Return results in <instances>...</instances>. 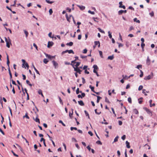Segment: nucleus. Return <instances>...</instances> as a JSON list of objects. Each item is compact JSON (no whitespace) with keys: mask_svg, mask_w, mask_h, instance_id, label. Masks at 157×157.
Returning <instances> with one entry per match:
<instances>
[{"mask_svg":"<svg viewBox=\"0 0 157 157\" xmlns=\"http://www.w3.org/2000/svg\"><path fill=\"white\" fill-rule=\"evenodd\" d=\"M143 88V86L142 85H140L138 88V90H140L142 89Z\"/></svg>","mask_w":157,"mask_h":157,"instance_id":"obj_46","label":"nucleus"},{"mask_svg":"<svg viewBox=\"0 0 157 157\" xmlns=\"http://www.w3.org/2000/svg\"><path fill=\"white\" fill-rule=\"evenodd\" d=\"M140 77H143V72L141 70H140Z\"/></svg>","mask_w":157,"mask_h":157,"instance_id":"obj_42","label":"nucleus"},{"mask_svg":"<svg viewBox=\"0 0 157 157\" xmlns=\"http://www.w3.org/2000/svg\"><path fill=\"white\" fill-rule=\"evenodd\" d=\"M151 75H148V76L145 77L144 78V79L145 80H149L152 78H153V74L152 72L151 73Z\"/></svg>","mask_w":157,"mask_h":157,"instance_id":"obj_3","label":"nucleus"},{"mask_svg":"<svg viewBox=\"0 0 157 157\" xmlns=\"http://www.w3.org/2000/svg\"><path fill=\"white\" fill-rule=\"evenodd\" d=\"M93 68H94V70H95L96 69H98V67L96 65H94L93 66Z\"/></svg>","mask_w":157,"mask_h":157,"instance_id":"obj_33","label":"nucleus"},{"mask_svg":"<svg viewBox=\"0 0 157 157\" xmlns=\"http://www.w3.org/2000/svg\"><path fill=\"white\" fill-rule=\"evenodd\" d=\"M5 41L6 42V46L8 48H9L10 47V44H12L11 42V40L9 37H8V39H7L6 37H5Z\"/></svg>","mask_w":157,"mask_h":157,"instance_id":"obj_1","label":"nucleus"},{"mask_svg":"<svg viewBox=\"0 0 157 157\" xmlns=\"http://www.w3.org/2000/svg\"><path fill=\"white\" fill-rule=\"evenodd\" d=\"M45 1L47 3H49V4H52L54 2L53 1H51L49 0H46Z\"/></svg>","mask_w":157,"mask_h":157,"instance_id":"obj_27","label":"nucleus"},{"mask_svg":"<svg viewBox=\"0 0 157 157\" xmlns=\"http://www.w3.org/2000/svg\"><path fill=\"white\" fill-rule=\"evenodd\" d=\"M93 72L94 73H95L96 74V75L97 76H99V74H98V72H97V71H96V70H93Z\"/></svg>","mask_w":157,"mask_h":157,"instance_id":"obj_51","label":"nucleus"},{"mask_svg":"<svg viewBox=\"0 0 157 157\" xmlns=\"http://www.w3.org/2000/svg\"><path fill=\"white\" fill-rule=\"evenodd\" d=\"M52 34V33L51 32L49 33L48 34V36L50 38H53V36H51Z\"/></svg>","mask_w":157,"mask_h":157,"instance_id":"obj_54","label":"nucleus"},{"mask_svg":"<svg viewBox=\"0 0 157 157\" xmlns=\"http://www.w3.org/2000/svg\"><path fill=\"white\" fill-rule=\"evenodd\" d=\"M26 117L27 119H29V117L28 116L27 113H26L25 115L23 116V118Z\"/></svg>","mask_w":157,"mask_h":157,"instance_id":"obj_38","label":"nucleus"},{"mask_svg":"<svg viewBox=\"0 0 157 157\" xmlns=\"http://www.w3.org/2000/svg\"><path fill=\"white\" fill-rule=\"evenodd\" d=\"M96 96L97 98V103H99V101L100 100L101 98L99 96Z\"/></svg>","mask_w":157,"mask_h":157,"instance_id":"obj_21","label":"nucleus"},{"mask_svg":"<svg viewBox=\"0 0 157 157\" xmlns=\"http://www.w3.org/2000/svg\"><path fill=\"white\" fill-rule=\"evenodd\" d=\"M105 101L109 103H110V102L109 100L106 97L105 98Z\"/></svg>","mask_w":157,"mask_h":157,"instance_id":"obj_58","label":"nucleus"},{"mask_svg":"<svg viewBox=\"0 0 157 157\" xmlns=\"http://www.w3.org/2000/svg\"><path fill=\"white\" fill-rule=\"evenodd\" d=\"M152 102V100H150L149 101V103H150V107H152L153 106H155V103H153V104H151Z\"/></svg>","mask_w":157,"mask_h":157,"instance_id":"obj_15","label":"nucleus"},{"mask_svg":"<svg viewBox=\"0 0 157 157\" xmlns=\"http://www.w3.org/2000/svg\"><path fill=\"white\" fill-rule=\"evenodd\" d=\"M144 109L148 114H149L151 116L152 115V113L146 107H145L144 108Z\"/></svg>","mask_w":157,"mask_h":157,"instance_id":"obj_4","label":"nucleus"},{"mask_svg":"<svg viewBox=\"0 0 157 157\" xmlns=\"http://www.w3.org/2000/svg\"><path fill=\"white\" fill-rule=\"evenodd\" d=\"M5 29L6 30V31H10V33H12V31L10 29H8L7 28L5 27Z\"/></svg>","mask_w":157,"mask_h":157,"instance_id":"obj_56","label":"nucleus"},{"mask_svg":"<svg viewBox=\"0 0 157 157\" xmlns=\"http://www.w3.org/2000/svg\"><path fill=\"white\" fill-rule=\"evenodd\" d=\"M97 109H95L94 111H95V113L98 115L100 114L101 113V112H97Z\"/></svg>","mask_w":157,"mask_h":157,"instance_id":"obj_36","label":"nucleus"},{"mask_svg":"<svg viewBox=\"0 0 157 157\" xmlns=\"http://www.w3.org/2000/svg\"><path fill=\"white\" fill-rule=\"evenodd\" d=\"M46 56L48 59H51L55 58V56H51L48 54H45Z\"/></svg>","mask_w":157,"mask_h":157,"instance_id":"obj_8","label":"nucleus"},{"mask_svg":"<svg viewBox=\"0 0 157 157\" xmlns=\"http://www.w3.org/2000/svg\"><path fill=\"white\" fill-rule=\"evenodd\" d=\"M133 111L134 112V113L136 114H137L139 113L138 111L136 109H134L133 110Z\"/></svg>","mask_w":157,"mask_h":157,"instance_id":"obj_24","label":"nucleus"},{"mask_svg":"<svg viewBox=\"0 0 157 157\" xmlns=\"http://www.w3.org/2000/svg\"><path fill=\"white\" fill-rule=\"evenodd\" d=\"M76 93L77 94H78L79 93V88H77V89L76 90Z\"/></svg>","mask_w":157,"mask_h":157,"instance_id":"obj_64","label":"nucleus"},{"mask_svg":"<svg viewBox=\"0 0 157 157\" xmlns=\"http://www.w3.org/2000/svg\"><path fill=\"white\" fill-rule=\"evenodd\" d=\"M54 43L52 41H48L47 45V47L48 48H50L51 46H52Z\"/></svg>","mask_w":157,"mask_h":157,"instance_id":"obj_6","label":"nucleus"},{"mask_svg":"<svg viewBox=\"0 0 157 157\" xmlns=\"http://www.w3.org/2000/svg\"><path fill=\"white\" fill-rule=\"evenodd\" d=\"M70 129L71 131H72L73 129H75V130H77V128L76 127H71Z\"/></svg>","mask_w":157,"mask_h":157,"instance_id":"obj_49","label":"nucleus"},{"mask_svg":"<svg viewBox=\"0 0 157 157\" xmlns=\"http://www.w3.org/2000/svg\"><path fill=\"white\" fill-rule=\"evenodd\" d=\"M16 145L18 147L19 149L22 152H23V150L22 148L20 145H19L18 144H16Z\"/></svg>","mask_w":157,"mask_h":157,"instance_id":"obj_16","label":"nucleus"},{"mask_svg":"<svg viewBox=\"0 0 157 157\" xmlns=\"http://www.w3.org/2000/svg\"><path fill=\"white\" fill-rule=\"evenodd\" d=\"M82 82L83 84H84L85 83V80L84 78L83 77H82Z\"/></svg>","mask_w":157,"mask_h":157,"instance_id":"obj_57","label":"nucleus"},{"mask_svg":"<svg viewBox=\"0 0 157 157\" xmlns=\"http://www.w3.org/2000/svg\"><path fill=\"white\" fill-rule=\"evenodd\" d=\"M75 63H76V64L75 65V67H78L80 64V62H76Z\"/></svg>","mask_w":157,"mask_h":157,"instance_id":"obj_26","label":"nucleus"},{"mask_svg":"<svg viewBox=\"0 0 157 157\" xmlns=\"http://www.w3.org/2000/svg\"><path fill=\"white\" fill-rule=\"evenodd\" d=\"M49 12L50 15H52L53 13V11H52V9H50L49 10Z\"/></svg>","mask_w":157,"mask_h":157,"instance_id":"obj_40","label":"nucleus"},{"mask_svg":"<svg viewBox=\"0 0 157 157\" xmlns=\"http://www.w3.org/2000/svg\"><path fill=\"white\" fill-rule=\"evenodd\" d=\"M59 122L60 123L62 124V125L64 126H65L66 125L61 120H59Z\"/></svg>","mask_w":157,"mask_h":157,"instance_id":"obj_37","label":"nucleus"},{"mask_svg":"<svg viewBox=\"0 0 157 157\" xmlns=\"http://www.w3.org/2000/svg\"><path fill=\"white\" fill-rule=\"evenodd\" d=\"M149 15L151 16V17H153L154 16V13L153 11H152L151 13H149Z\"/></svg>","mask_w":157,"mask_h":157,"instance_id":"obj_39","label":"nucleus"},{"mask_svg":"<svg viewBox=\"0 0 157 157\" xmlns=\"http://www.w3.org/2000/svg\"><path fill=\"white\" fill-rule=\"evenodd\" d=\"M94 44L95 45H98V48H99L100 46V42L99 41H95L94 42Z\"/></svg>","mask_w":157,"mask_h":157,"instance_id":"obj_13","label":"nucleus"},{"mask_svg":"<svg viewBox=\"0 0 157 157\" xmlns=\"http://www.w3.org/2000/svg\"><path fill=\"white\" fill-rule=\"evenodd\" d=\"M34 69L35 70L36 72L38 74L40 75L39 72L36 69L35 67H34Z\"/></svg>","mask_w":157,"mask_h":157,"instance_id":"obj_52","label":"nucleus"},{"mask_svg":"<svg viewBox=\"0 0 157 157\" xmlns=\"http://www.w3.org/2000/svg\"><path fill=\"white\" fill-rule=\"evenodd\" d=\"M73 112H72L71 113L70 112H69V117L71 118V117H72V116L73 115Z\"/></svg>","mask_w":157,"mask_h":157,"instance_id":"obj_53","label":"nucleus"},{"mask_svg":"<svg viewBox=\"0 0 157 157\" xmlns=\"http://www.w3.org/2000/svg\"><path fill=\"white\" fill-rule=\"evenodd\" d=\"M34 120L36 121V122H38L39 124H40V120L39 118H37V117H36L35 119Z\"/></svg>","mask_w":157,"mask_h":157,"instance_id":"obj_31","label":"nucleus"},{"mask_svg":"<svg viewBox=\"0 0 157 157\" xmlns=\"http://www.w3.org/2000/svg\"><path fill=\"white\" fill-rule=\"evenodd\" d=\"M150 64V60L149 58V57L148 56H147V59L146 60V64L147 65H149Z\"/></svg>","mask_w":157,"mask_h":157,"instance_id":"obj_9","label":"nucleus"},{"mask_svg":"<svg viewBox=\"0 0 157 157\" xmlns=\"http://www.w3.org/2000/svg\"><path fill=\"white\" fill-rule=\"evenodd\" d=\"M122 2H119V7L120 8H122L123 9H125V7L124 5L121 6V5H122Z\"/></svg>","mask_w":157,"mask_h":157,"instance_id":"obj_10","label":"nucleus"},{"mask_svg":"<svg viewBox=\"0 0 157 157\" xmlns=\"http://www.w3.org/2000/svg\"><path fill=\"white\" fill-rule=\"evenodd\" d=\"M6 59H7V64L9 68V67H9L10 61H9V56L7 54V55Z\"/></svg>","mask_w":157,"mask_h":157,"instance_id":"obj_12","label":"nucleus"},{"mask_svg":"<svg viewBox=\"0 0 157 157\" xmlns=\"http://www.w3.org/2000/svg\"><path fill=\"white\" fill-rule=\"evenodd\" d=\"M114 58L113 55H112V56H109L108 57V59L111 60H112L114 59Z\"/></svg>","mask_w":157,"mask_h":157,"instance_id":"obj_18","label":"nucleus"},{"mask_svg":"<svg viewBox=\"0 0 157 157\" xmlns=\"http://www.w3.org/2000/svg\"><path fill=\"white\" fill-rule=\"evenodd\" d=\"M119 138V136H117L114 139V140L113 143L114 142H117L118 141V139Z\"/></svg>","mask_w":157,"mask_h":157,"instance_id":"obj_28","label":"nucleus"},{"mask_svg":"<svg viewBox=\"0 0 157 157\" xmlns=\"http://www.w3.org/2000/svg\"><path fill=\"white\" fill-rule=\"evenodd\" d=\"M126 147L128 148H129L130 147L129 143L127 141H126Z\"/></svg>","mask_w":157,"mask_h":157,"instance_id":"obj_17","label":"nucleus"},{"mask_svg":"<svg viewBox=\"0 0 157 157\" xmlns=\"http://www.w3.org/2000/svg\"><path fill=\"white\" fill-rule=\"evenodd\" d=\"M128 101L130 103H132V99L130 97H129L128 98Z\"/></svg>","mask_w":157,"mask_h":157,"instance_id":"obj_45","label":"nucleus"},{"mask_svg":"<svg viewBox=\"0 0 157 157\" xmlns=\"http://www.w3.org/2000/svg\"><path fill=\"white\" fill-rule=\"evenodd\" d=\"M98 29L100 32L103 33H105V32L103 30H101L100 28H98Z\"/></svg>","mask_w":157,"mask_h":157,"instance_id":"obj_41","label":"nucleus"},{"mask_svg":"<svg viewBox=\"0 0 157 157\" xmlns=\"http://www.w3.org/2000/svg\"><path fill=\"white\" fill-rule=\"evenodd\" d=\"M33 46L35 48L36 50H38L37 46L36 45L35 43H33Z\"/></svg>","mask_w":157,"mask_h":157,"instance_id":"obj_50","label":"nucleus"},{"mask_svg":"<svg viewBox=\"0 0 157 157\" xmlns=\"http://www.w3.org/2000/svg\"><path fill=\"white\" fill-rule=\"evenodd\" d=\"M73 43L72 42H70L69 43H68L66 44L67 45L69 46H72L73 45Z\"/></svg>","mask_w":157,"mask_h":157,"instance_id":"obj_22","label":"nucleus"},{"mask_svg":"<svg viewBox=\"0 0 157 157\" xmlns=\"http://www.w3.org/2000/svg\"><path fill=\"white\" fill-rule=\"evenodd\" d=\"M126 138V136L125 135H123L121 137V139L123 140H124Z\"/></svg>","mask_w":157,"mask_h":157,"instance_id":"obj_60","label":"nucleus"},{"mask_svg":"<svg viewBox=\"0 0 157 157\" xmlns=\"http://www.w3.org/2000/svg\"><path fill=\"white\" fill-rule=\"evenodd\" d=\"M78 7L81 10H83L85 8V6H80L79 5H77Z\"/></svg>","mask_w":157,"mask_h":157,"instance_id":"obj_11","label":"nucleus"},{"mask_svg":"<svg viewBox=\"0 0 157 157\" xmlns=\"http://www.w3.org/2000/svg\"><path fill=\"white\" fill-rule=\"evenodd\" d=\"M99 53L100 55L101 56V58H103V56H102V52L101 51H99Z\"/></svg>","mask_w":157,"mask_h":157,"instance_id":"obj_47","label":"nucleus"},{"mask_svg":"<svg viewBox=\"0 0 157 157\" xmlns=\"http://www.w3.org/2000/svg\"><path fill=\"white\" fill-rule=\"evenodd\" d=\"M142 66L141 65H138L136 67L137 69H139L140 67L141 68H142Z\"/></svg>","mask_w":157,"mask_h":157,"instance_id":"obj_55","label":"nucleus"},{"mask_svg":"<svg viewBox=\"0 0 157 157\" xmlns=\"http://www.w3.org/2000/svg\"><path fill=\"white\" fill-rule=\"evenodd\" d=\"M84 112H85V114L86 116L88 117V118H90V117L89 116V114L88 113V112L86 111L85 110Z\"/></svg>","mask_w":157,"mask_h":157,"instance_id":"obj_32","label":"nucleus"},{"mask_svg":"<svg viewBox=\"0 0 157 157\" xmlns=\"http://www.w3.org/2000/svg\"><path fill=\"white\" fill-rule=\"evenodd\" d=\"M71 65L73 66V67L74 68V71H76L79 74H81V72L82 71L80 70L79 68L78 67H74V65L73 64H71Z\"/></svg>","mask_w":157,"mask_h":157,"instance_id":"obj_2","label":"nucleus"},{"mask_svg":"<svg viewBox=\"0 0 157 157\" xmlns=\"http://www.w3.org/2000/svg\"><path fill=\"white\" fill-rule=\"evenodd\" d=\"M11 152H12V153L13 154V155L15 156H16V157H18V155L17 154H16L13 151V150H12L11 151Z\"/></svg>","mask_w":157,"mask_h":157,"instance_id":"obj_48","label":"nucleus"},{"mask_svg":"<svg viewBox=\"0 0 157 157\" xmlns=\"http://www.w3.org/2000/svg\"><path fill=\"white\" fill-rule=\"evenodd\" d=\"M142 49H143L144 47L145 46V44L144 43H142L141 45Z\"/></svg>","mask_w":157,"mask_h":157,"instance_id":"obj_61","label":"nucleus"},{"mask_svg":"<svg viewBox=\"0 0 157 157\" xmlns=\"http://www.w3.org/2000/svg\"><path fill=\"white\" fill-rule=\"evenodd\" d=\"M96 143L98 144L102 145V143L100 141L98 140L96 142Z\"/></svg>","mask_w":157,"mask_h":157,"instance_id":"obj_44","label":"nucleus"},{"mask_svg":"<svg viewBox=\"0 0 157 157\" xmlns=\"http://www.w3.org/2000/svg\"><path fill=\"white\" fill-rule=\"evenodd\" d=\"M127 12V10H121L118 11V13L119 15H120L121 14L123 13H126Z\"/></svg>","mask_w":157,"mask_h":157,"instance_id":"obj_7","label":"nucleus"},{"mask_svg":"<svg viewBox=\"0 0 157 157\" xmlns=\"http://www.w3.org/2000/svg\"><path fill=\"white\" fill-rule=\"evenodd\" d=\"M22 62H23L22 66L23 67H25V63H26L24 59H22L21 60Z\"/></svg>","mask_w":157,"mask_h":157,"instance_id":"obj_30","label":"nucleus"},{"mask_svg":"<svg viewBox=\"0 0 157 157\" xmlns=\"http://www.w3.org/2000/svg\"><path fill=\"white\" fill-rule=\"evenodd\" d=\"M78 104L81 106H84V104L82 101H78Z\"/></svg>","mask_w":157,"mask_h":157,"instance_id":"obj_14","label":"nucleus"},{"mask_svg":"<svg viewBox=\"0 0 157 157\" xmlns=\"http://www.w3.org/2000/svg\"><path fill=\"white\" fill-rule=\"evenodd\" d=\"M87 51V50L86 48L83 50L82 52L83 53L85 54V53H86Z\"/></svg>","mask_w":157,"mask_h":157,"instance_id":"obj_62","label":"nucleus"},{"mask_svg":"<svg viewBox=\"0 0 157 157\" xmlns=\"http://www.w3.org/2000/svg\"><path fill=\"white\" fill-rule=\"evenodd\" d=\"M68 52L69 54H70V53H72L73 54H74V52H73V51L72 50H68Z\"/></svg>","mask_w":157,"mask_h":157,"instance_id":"obj_34","label":"nucleus"},{"mask_svg":"<svg viewBox=\"0 0 157 157\" xmlns=\"http://www.w3.org/2000/svg\"><path fill=\"white\" fill-rule=\"evenodd\" d=\"M58 98H59V101L60 102V103L61 105H63V102H62V100L60 97L59 96L58 97Z\"/></svg>","mask_w":157,"mask_h":157,"instance_id":"obj_35","label":"nucleus"},{"mask_svg":"<svg viewBox=\"0 0 157 157\" xmlns=\"http://www.w3.org/2000/svg\"><path fill=\"white\" fill-rule=\"evenodd\" d=\"M108 36L109 37V38L110 39L112 38V35H111V33H110V32L109 31L108 32Z\"/></svg>","mask_w":157,"mask_h":157,"instance_id":"obj_25","label":"nucleus"},{"mask_svg":"<svg viewBox=\"0 0 157 157\" xmlns=\"http://www.w3.org/2000/svg\"><path fill=\"white\" fill-rule=\"evenodd\" d=\"M90 88L92 91L93 92H95V91L94 90V87L92 86L91 85H90L89 86Z\"/></svg>","mask_w":157,"mask_h":157,"instance_id":"obj_20","label":"nucleus"},{"mask_svg":"<svg viewBox=\"0 0 157 157\" xmlns=\"http://www.w3.org/2000/svg\"><path fill=\"white\" fill-rule=\"evenodd\" d=\"M52 64L54 67L55 68H56L58 66V63L54 60H53L52 61Z\"/></svg>","mask_w":157,"mask_h":157,"instance_id":"obj_5","label":"nucleus"},{"mask_svg":"<svg viewBox=\"0 0 157 157\" xmlns=\"http://www.w3.org/2000/svg\"><path fill=\"white\" fill-rule=\"evenodd\" d=\"M133 21L135 22H136L137 23H140V21L139 20H138L136 18H135L133 19Z\"/></svg>","mask_w":157,"mask_h":157,"instance_id":"obj_19","label":"nucleus"},{"mask_svg":"<svg viewBox=\"0 0 157 157\" xmlns=\"http://www.w3.org/2000/svg\"><path fill=\"white\" fill-rule=\"evenodd\" d=\"M88 13L91 14H95V13L94 11H91L90 10L88 11Z\"/></svg>","mask_w":157,"mask_h":157,"instance_id":"obj_43","label":"nucleus"},{"mask_svg":"<svg viewBox=\"0 0 157 157\" xmlns=\"http://www.w3.org/2000/svg\"><path fill=\"white\" fill-rule=\"evenodd\" d=\"M117 43L118 44V47L119 48H120L121 47H122L123 46V45L121 43Z\"/></svg>","mask_w":157,"mask_h":157,"instance_id":"obj_59","label":"nucleus"},{"mask_svg":"<svg viewBox=\"0 0 157 157\" xmlns=\"http://www.w3.org/2000/svg\"><path fill=\"white\" fill-rule=\"evenodd\" d=\"M43 62L44 63L47 64L48 62V60L47 59H44Z\"/></svg>","mask_w":157,"mask_h":157,"instance_id":"obj_29","label":"nucleus"},{"mask_svg":"<svg viewBox=\"0 0 157 157\" xmlns=\"http://www.w3.org/2000/svg\"><path fill=\"white\" fill-rule=\"evenodd\" d=\"M88 133L90 135V136H93V134L92 133V132L90 131H89L88 132Z\"/></svg>","mask_w":157,"mask_h":157,"instance_id":"obj_63","label":"nucleus"},{"mask_svg":"<svg viewBox=\"0 0 157 157\" xmlns=\"http://www.w3.org/2000/svg\"><path fill=\"white\" fill-rule=\"evenodd\" d=\"M24 33H25V34L26 35V38H27L28 36V35L29 34V33H28V32L25 30H24Z\"/></svg>","mask_w":157,"mask_h":157,"instance_id":"obj_23","label":"nucleus"}]
</instances>
